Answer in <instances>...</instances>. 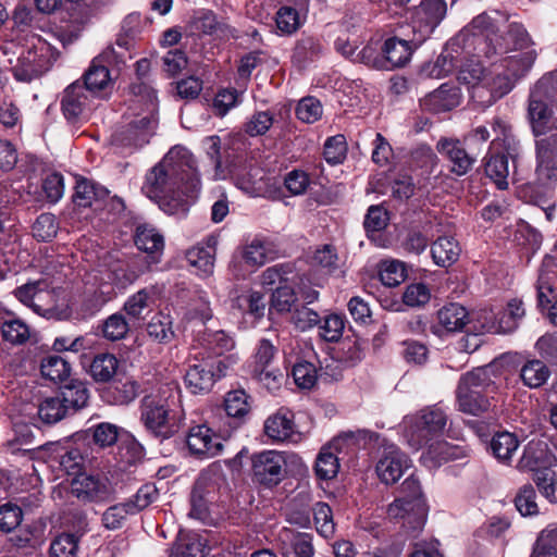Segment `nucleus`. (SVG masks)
<instances>
[{"instance_id": "f03ea898", "label": "nucleus", "mask_w": 557, "mask_h": 557, "mask_svg": "<svg viewBox=\"0 0 557 557\" xmlns=\"http://www.w3.org/2000/svg\"><path fill=\"white\" fill-rule=\"evenodd\" d=\"M472 32L468 46H473V57L478 63L486 59L494 63L493 58L504 55L512 50L527 48L531 38L519 23H511L505 32H499L497 25L485 13L475 16L470 23Z\"/></svg>"}, {"instance_id": "13d9d810", "label": "nucleus", "mask_w": 557, "mask_h": 557, "mask_svg": "<svg viewBox=\"0 0 557 557\" xmlns=\"http://www.w3.org/2000/svg\"><path fill=\"white\" fill-rule=\"evenodd\" d=\"M9 542L16 549L33 552L41 543L39 530L36 527L26 524L9 539Z\"/></svg>"}, {"instance_id": "b1692460", "label": "nucleus", "mask_w": 557, "mask_h": 557, "mask_svg": "<svg viewBox=\"0 0 557 557\" xmlns=\"http://www.w3.org/2000/svg\"><path fill=\"white\" fill-rule=\"evenodd\" d=\"M281 536L290 540L292 550L283 553L284 557H313L314 549L312 545V535L310 533L297 532L284 529ZM250 557H277L270 549H260L253 552Z\"/></svg>"}, {"instance_id": "8fccbe9b", "label": "nucleus", "mask_w": 557, "mask_h": 557, "mask_svg": "<svg viewBox=\"0 0 557 557\" xmlns=\"http://www.w3.org/2000/svg\"><path fill=\"white\" fill-rule=\"evenodd\" d=\"M129 331V323L121 312H115L103 320L101 325L102 336L111 342L121 341L126 337Z\"/></svg>"}, {"instance_id": "ddd939ff", "label": "nucleus", "mask_w": 557, "mask_h": 557, "mask_svg": "<svg viewBox=\"0 0 557 557\" xmlns=\"http://www.w3.org/2000/svg\"><path fill=\"white\" fill-rule=\"evenodd\" d=\"M222 437L207 424L191 426L186 435L189 453L201 459L213 458L223 450Z\"/></svg>"}, {"instance_id": "c03bdc74", "label": "nucleus", "mask_w": 557, "mask_h": 557, "mask_svg": "<svg viewBox=\"0 0 557 557\" xmlns=\"http://www.w3.org/2000/svg\"><path fill=\"white\" fill-rule=\"evenodd\" d=\"M205 349L212 356H222L234 348V339L223 330H206L202 336Z\"/></svg>"}, {"instance_id": "4468645a", "label": "nucleus", "mask_w": 557, "mask_h": 557, "mask_svg": "<svg viewBox=\"0 0 557 557\" xmlns=\"http://www.w3.org/2000/svg\"><path fill=\"white\" fill-rule=\"evenodd\" d=\"M547 82L540 79L530 92L528 116L534 136L544 135L548 129V123L553 111L547 101Z\"/></svg>"}, {"instance_id": "09e8293b", "label": "nucleus", "mask_w": 557, "mask_h": 557, "mask_svg": "<svg viewBox=\"0 0 557 557\" xmlns=\"http://www.w3.org/2000/svg\"><path fill=\"white\" fill-rule=\"evenodd\" d=\"M71 414L59 395L46 398L38 408V416L42 422L53 424Z\"/></svg>"}, {"instance_id": "ea45409f", "label": "nucleus", "mask_w": 557, "mask_h": 557, "mask_svg": "<svg viewBox=\"0 0 557 557\" xmlns=\"http://www.w3.org/2000/svg\"><path fill=\"white\" fill-rule=\"evenodd\" d=\"M119 360L112 354L96 355L89 364V374L96 382H109L116 373Z\"/></svg>"}, {"instance_id": "69168bd1", "label": "nucleus", "mask_w": 557, "mask_h": 557, "mask_svg": "<svg viewBox=\"0 0 557 557\" xmlns=\"http://www.w3.org/2000/svg\"><path fill=\"white\" fill-rule=\"evenodd\" d=\"M152 301L151 293L143 288L129 296L123 306V310L132 319H143V312L149 308Z\"/></svg>"}, {"instance_id": "f3484780", "label": "nucleus", "mask_w": 557, "mask_h": 557, "mask_svg": "<svg viewBox=\"0 0 557 557\" xmlns=\"http://www.w3.org/2000/svg\"><path fill=\"white\" fill-rule=\"evenodd\" d=\"M436 150L449 162V171L457 176H463L474 165L475 158L470 156L459 139L441 138L436 144Z\"/></svg>"}, {"instance_id": "603ef678", "label": "nucleus", "mask_w": 557, "mask_h": 557, "mask_svg": "<svg viewBox=\"0 0 557 557\" xmlns=\"http://www.w3.org/2000/svg\"><path fill=\"white\" fill-rule=\"evenodd\" d=\"M29 308L37 314L47 319L55 314V295L48 281L45 283V288L38 290Z\"/></svg>"}, {"instance_id": "a878e982", "label": "nucleus", "mask_w": 557, "mask_h": 557, "mask_svg": "<svg viewBox=\"0 0 557 557\" xmlns=\"http://www.w3.org/2000/svg\"><path fill=\"white\" fill-rule=\"evenodd\" d=\"M107 197V188L83 178L76 182L73 202L81 208L95 207V210H98Z\"/></svg>"}, {"instance_id": "423d86ee", "label": "nucleus", "mask_w": 557, "mask_h": 557, "mask_svg": "<svg viewBox=\"0 0 557 557\" xmlns=\"http://www.w3.org/2000/svg\"><path fill=\"white\" fill-rule=\"evenodd\" d=\"M387 515L412 532L420 531L424 527L428 506L420 482L413 474L401 483L400 496L389 504Z\"/></svg>"}, {"instance_id": "338daca9", "label": "nucleus", "mask_w": 557, "mask_h": 557, "mask_svg": "<svg viewBox=\"0 0 557 557\" xmlns=\"http://www.w3.org/2000/svg\"><path fill=\"white\" fill-rule=\"evenodd\" d=\"M296 300L297 297L292 286H277L271 296L270 311L275 310L278 313L290 312Z\"/></svg>"}, {"instance_id": "e433bc0d", "label": "nucleus", "mask_w": 557, "mask_h": 557, "mask_svg": "<svg viewBox=\"0 0 557 557\" xmlns=\"http://www.w3.org/2000/svg\"><path fill=\"white\" fill-rule=\"evenodd\" d=\"M537 53L529 50L524 53L506 57L502 60L500 66L511 75L516 82L523 78L532 69Z\"/></svg>"}, {"instance_id": "cd10ccee", "label": "nucleus", "mask_w": 557, "mask_h": 557, "mask_svg": "<svg viewBox=\"0 0 557 557\" xmlns=\"http://www.w3.org/2000/svg\"><path fill=\"white\" fill-rule=\"evenodd\" d=\"M207 541L195 532H180L172 547L171 557H206Z\"/></svg>"}, {"instance_id": "6e6d98bb", "label": "nucleus", "mask_w": 557, "mask_h": 557, "mask_svg": "<svg viewBox=\"0 0 557 557\" xmlns=\"http://www.w3.org/2000/svg\"><path fill=\"white\" fill-rule=\"evenodd\" d=\"M345 329V317L337 313H330L319 324V335L325 342H337Z\"/></svg>"}, {"instance_id": "58836bf2", "label": "nucleus", "mask_w": 557, "mask_h": 557, "mask_svg": "<svg viewBox=\"0 0 557 557\" xmlns=\"http://www.w3.org/2000/svg\"><path fill=\"white\" fill-rule=\"evenodd\" d=\"M249 396L244 389H234L226 393L224 398V410L230 418L237 420L238 424L250 412Z\"/></svg>"}, {"instance_id": "5701e85b", "label": "nucleus", "mask_w": 557, "mask_h": 557, "mask_svg": "<svg viewBox=\"0 0 557 557\" xmlns=\"http://www.w3.org/2000/svg\"><path fill=\"white\" fill-rule=\"evenodd\" d=\"M447 3L445 0H421L414 10V21L425 34H431L445 18Z\"/></svg>"}, {"instance_id": "dca6fc26", "label": "nucleus", "mask_w": 557, "mask_h": 557, "mask_svg": "<svg viewBox=\"0 0 557 557\" xmlns=\"http://www.w3.org/2000/svg\"><path fill=\"white\" fill-rule=\"evenodd\" d=\"M535 177L544 186L557 183V162L555 160V141L553 138H541L535 141Z\"/></svg>"}, {"instance_id": "473e14b6", "label": "nucleus", "mask_w": 557, "mask_h": 557, "mask_svg": "<svg viewBox=\"0 0 557 557\" xmlns=\"http://www.w3.org/2000/svg\"><path fill=\"white\" fill-rule=\"evenodd\" d=\"M5 447L13 455L21 454L29 459H35L42 445L35 444V435L32 430L27 425H23L15 430L14 437L7 441Z\"/></svg>"}, {"instance_id": "e2e57ef3", "label": "nucleus", "mask_w": 557, "mask_h": 557, "mask_svg": "<svg viewBox=\"0 0 557 557\" xmlns=\"http://www.w3.org/2000/svg\"><path fill=\"white\" fill-rule=\"evenodd\" d=\"M23 517V510L18 505L11 502L2 504L0 506V531L5 534L13 532L21 525Z\"/></svg>"}, {"instance_id": "39448f33", "label": "nucleus", "mask_w": 557, "mask_h": 557, "mask_svg": "<svg viewBox=\"0 0 557 557\" xmlns=\"http://www.w3.org/2000/svg\"><path fill=\"white\" fill-rule=\"evenodd\" d=\"M491 372L488 367H479L461 375L456 389L459 411L481 417L492 410L498 386Z\"/></svg>"}, {"instance_id": "680f3d73", "label": "nucleus", "mask_w": 557, "mask_h": 557, "mask_svg": "<svg viewBox=\"0 0 557 557\" xmlns=\"http://www.w3.org/2000/svg\"><path fill=\"white\" fill-rule=\"evenodd\" d=\"M317 531L324 537L334 534L335 523L331 507L323 502H319L311 509Z\"/></svg>"}, {"instance_id": "c756f323", "label": "nucleus", "mask_w": 557, "mask_h": 557, "mask_svg": "<svg viewBox=\"0 0 557 557\" xmlns=\"http://www.w3.org/2000/svg\"><path fill=\"white\" fill-rule=\"evenodd\" d=\"M461 247L454 236H440L431 245V255L434 263L448 268L458 261Z\"/></svg>"}, {"instance_id": "6ab92c4d", "label": "nucleus", "mask_w": 557, "mask_h": 557, "mask_svg": "<svg viewBox=\"0 0 557 557\" xmlns=\"http://www.w3.org/2000/svg\"><path fill=\"white\" fill-rule=\"evenodd\" d=\"M264 434L272 442H292L297 434L294 413L287 408H280L264 421Z\"/></svg>"}, {"instance_id": "1a4fd4ad", "label": "nucleus", "mask_w": 557, "mask_h": 557, "mask_svg": "<svg viewBox=\"0 0 557 557\" xmlns=\"http://www.w3.org/2000/svg\"><path fill=\"white\" fill-rule=\"evenodd\" d=\"M157 125L158 121L152 114L136 116L115 129L111 136L112 144L127 148L143 147L149 143Z\"/></svg>"}, {"instance_id": "c85d7f7f", "label": "nucleus", "mask_w": 557, "mask_h": 557, "mask_svg": "<svg viewBox=\"0 0 557 557\" xmlns=\"http://www.w3.org/2000/svg\"><path fill=\"white\" fill-rule=\"evenodd\" d=\"M413 48L409 41L397 37L387 38L382 46L384 55L383 67L394 69L401 67L410 60Z\"/></svg>"}, {"instance_id": "393cba45", "label": "nucleus", "mask_w": 557, "mask_h": 557, "mask_svg": "<svg viewBox=\"0 0 557 557\" xmlns=\"http://www.w3.org/2000/svg\"><path fill=\"white\" fill-rule=\"evenodd\" d=\"M134 243L136 247L151 256L153 262L158 261L164 248V238L161 233L150 224L144 223L136 226Z\"/></svg>"}, {"instance_id": "f704fd0d", "label": "nucleus", "mask_w": 557, "mask_h": 557, "mask_svg": "<svg viewBox=\"0 0 557 557\" xmlns=\"http://www.w3.org/2000/svg\"><path fill=\"white\" fill-rule=\"evenodd\" d=\"M107 55L108 53L106 52L103 55L95 58L84 74L83 86L90 94L106 89L111 83L109 69L102 63L103 58Z\"/></svg>"}, {"instance_id": "79ce46f5", "label": "nucleus", "mask_w": 557, "mask_h": 557, "mask_svg": "<svg viewBox=\"0 0 557 557\" xmlns=\"http://www.w3.org/2000/svg\"><path fill=\"white\" fill-rule=\"evenodd\" d=\"M40 372L45 379L52 382H62L70 376L71 366L62 357L50 355L41 360Z\"/></svg>"}, {"instance_id": "a211bd4d", "label": "nucleus", "mask_w": 557, "mask_h": 557, "mask_svg": "<svg viewBox=\"0 0 557 557\" xmlns=\"http://www.w3.org/2000/svg\"><path fill=\"white\" fill-rule=\"evenodd\" d=\"M461 101V91L457 85L445 83L420 100L424 111L441 113L458 107Z\"/></svg>"}, {"instance_id": "4d7b16f0", "label": "nucleus", "mask_w": 557, "mask_h": 557, "mask_svg": "<svg viewBox=\"0 0 557 557\" xmlns=\"http://www.w3.org/2000/svg\"><path fill=\"white\" fill-rule=\"evenodd\" d=\"M134 507L128 502L110 506L102 513V524L108 530H117L123 527L128 515H135Z\"/></svg>"}, {"instance_id": "052dcab7", "label": "nucleus", "mask_w": 557, "mask_h": 557, "mask_svg": "<svg viewBox=\"0 0 557 557\" xmlns=\"http://www.w3.org/2000/svg\"><path fill=\"white\" fill-rule=\"evenodd\" d=\"M533 481L536 484L540 493L549 502H556V485L557 474L547 467L537 469L533 474Z\"/></svg>"}, {"instance_id": "412c9836", "label": "nucleus", "mask_w": 557, "mask_h": 557, "mask_svg": "<svg viewBox=\"0 0 557 557\" xmlns=\"http://www.w3.org/2000/svg\"><path fill=\"white\" fill-rule=\"evenodd\" d=\"M324 51L325 46L321 37L304 34L296 40L292 50V63L298 70H304L318 61Z\"/></svg>"}, {"instance_id": "de8ad7c7", "label": "nucleus", "mask_w": 557, "mask_h": 557, "mask_svg": "<svg viewBox=\"0 0 557 557\" xmlns=\"http://www.w3.org/2000/svg\"><path fill=\"white\" fill-rule=\"evenodd\" d=\"M293 268L288 263H278L267 268L260 275V283L264 288L274 290L277 286L288 285Z\"/></svg>"}, {"instance_id": "bf43d9fd", "label": "nucleus", "mask_w": 557, "mask_h": 557, "mask_svg": "<svg viewBox=\"0 0 557 557\" xmlns=\"http://www.w3.org/2000/svg\"><path fill=\"white\" fill-rule=\"evenodd\" d=\"M275 24L281 35H293L301 26L298 11L295 8L284 5L275 14Z\"/></svg>"}, {"instance_id": "9b49d317", "label": "nucleus", "mask_w": 557, "mask_h": 557, "mask_svg": "<svg viewBox=\"0 0 557 557\" xmlns=\"http://www.w3.org/2000/svg\"><path fill=\"white\" fill-rule=\"evenodd\" d=\"M113 493L108 478L99 474H79L71 483V494L81 503H102Z\"/></svg>"}, {"instance_id": "20e7f679", "label": "nucleus", "mask_w": 557, "mask_h": 557, "mask_svg": "<svg viewBox=\"0 0 557 557\" xmlns=\"http://www.w3.org/2000/svg\"><path fill=\"white\" fill-rule=\"evenodd\" d=\"M446 422L445 412L438 407H432L422 410L414 424L407 432L408 444L412 448L418 450L428 446V450L421 456V460L425 465L430 462L431 466H440L450 457L448 443L440 441L431 443L443 434Z\"/></svg>"}, {"instance_id": "4be33fe9", "label": "nucleus", "mask_w": 557, "mask_h": 557, "mask_svg": "<svg viewBox=\"0 0 557 557\" xmlns=\"http://www.w3.org/2000/svg\"><path fill=\"white\" fill-rule=\"evenodd\" d=\"M184 383L186 388L194 395L209 393L215 384L213 364L207 360L190 364L185 372Z\"/></svg>"}, {"instance_id": "aec40b11", "label": "nucleus", "mask_w": 557, "mask_h": 557, "mask_svg": "<svg viewBox=\"0 0 557 557\" xmlns=\"http://www.w3.org/2000/svg\"><path fill=\"white\" fill-rule=\"evenodd\" d=\"M557 260L552 256H545L539 269L536 282L537 301L542 308H548L556 299Z\"/></svg>"}, {"instance_id": "2eb2a0df", "label": "nucleus", "mask_w": 557, "mask_h": 557, "mask_svg": "<svg viewBox=\"0 0 557 557\" xmlns=\"http://www.w3.org/2000/svg\"><path fill=\"white\" fill-rule=\"evenodd\" d=\"M410 466V459L405 453L395 445H388L383 448L375 470L381 482L389 485L396 483Z\"/></svg>"}, {"instance_id": "c9c22d12", "label": "nucleus", "mask_w": 557, "mask_h": 557, "mask_svg": "<svg viewBox=\"0 0 557 557\" xmlns=\"http://www.w3.org/2000/svg\"><path fill=\"white\" fill-rule=\"evenodd\" d=\"M550 376L549 368L539 359L527 360L520 369V379L529 388L543 386Z\"/></svg>"}, {"instance_id": "a18cd8bd", "label": "nucleus", "mask_w": 557, "mask_h": 557, "mask_svg": "<svg viewBox=\"0 0 557 557\" xmlns=\"http://www.w3.org/2000/svg\"><path fill=\"white\" fill-rule=\"evenodd\" d=\"M86 461L87 456L84 455L82 449L77 446H71L59 455V465L61 470L69 475H74V478L82 474V471L85 469Z\"/></svg>"}, {"instance_id": "3c124183", "label": "nucleus", "mask_w": 557, "mask_h": 557, "mask_svg": "<svg viewBox=\"0 0 557 557\" xmlns=\"http://www.w3.org/2000/svg\"><path fill=\"white\" fill-rule=\"evenodd\" d=\"M524 315V308L521 300L511 299L506 309L498 315V330L502 333H511L518 326V321Z\"/></svg>"}, {"instance_id": "49530a36", "label": "nucleus", "mask_w": 557, "mask_h": 557, "mask_svg": "<svg viewBox=\"0 0 557 557\" xmlns=\"http://www.w3.org/2000/svg\"><path fill=\"white\" fill-rule=\"evenodd\" d=\"M3 341L12 345H23L30 337L29 326L21 319H9L1 323Z\"/></svg>"}, {"instance_id": "6e6552de", "label": "nucleus", "mask_w": 557, "mask_h": 557, "mask_svg": "<svg viewBox=\"0 0 557 557\" xmlns=\"http://www.w3.org/2000/svg\"><path fill=\"white\" fill-rule=\"evenodd\" d=\"M58 55L59 52L49 42L38 39L37 44L18 57L12 67L13 76L18 82L30 83L47 72Z\"/></svg>"}, {"instance_id": "0e129e2a", "label": "nucleus", "mask_w": 557, "mask_h": 557, "mask_svg": "<svg viewBox=\"0 0 557 557\" xmlns=\"http://www.w3.org/2000/svg\"><path fill=\"white\" fill-rule=\"evenodd\" d=\"M536 493L531 484L521 486L515 497V506L523 517L535 516L539 513L536 504Z\"/></svg>"}, {"instance_id": "72a5a7b5", "label": "nucleus", "mask_w": 557, "mask_h": 557, "mask_svg": "<svg viewBox=\"0 0 557 557\" xmlns=\"http://www.w3.org/2000/svg\"><path fill=\"white\" fill-rule=\"evenodd\" d=\"M520 442L513 433L503 431L493 435L488 448L498 461L508 463L517 451Z\"/></svg>"}, {"instance_id": "774afa93", "label": "nucleus", "mask_w": 557, "mask_h": 557, "mask_svg": "<svg viewBox=\"0 0 557 557\" xmlns=\"http://www.w3.org/2000/svg\"><path fill=\"white\" fill-rule=\"evenodd\" d=\"M78 544L74 534L63 533L57 536L50 544V557H75Z\"/></svg>"}, {"instance_id": "5fc2aeb1", "label": "nucleus", "mask_w": 557, "mask_h": 557, "mask_svg": "<svg viewBox=\"0 0 557 557\" xmlns=\"http://www.w3.org/2000/svg\"><path fill=\"white\" fill-rule=\"evenodd\" d=\"M338 470V458L330 450V447H323L315 460V475L320 480H331L336 476Z\"/></svg>"}, {"instance_id": "7c9ffc66", "label": "nucleus", "mask_w": 557, "mask_h": 557, "mask_svg": "<svg viewBox=\"0 0 557 557\" xmlns=\"http://www.w3.org/2000/svg\"><path fill=\"white\" fill-rule=\"evenodd\" d=\"M214 238H209L206 245H198L187 250L186 259L190 265L197 268L202 275H209L213 271L215 259Z\"/></svg>"}, {"instance_id": "a19ab883", "label": "nucleus", "mask_w": 557, "mask_h": 557, "mask_svg": "<svg viewBox=\"0 0 557 557\" xmlns=\"http://www.w3.org/2000/svg\"><path fill=\"white\" fill-rule=\"evenodd\" d=\"M468 312L459 304L444 306L437 312L438 323L448 332L461 330L467 322Z\"/></svg>"}, {"instance_id": "37998d69", "label": "nucleus", "mask_w": 557, "mask_h": 557, "mask_svg": "<svg viewBox=\"0 0 557 557\" xmlns=\"http://www.w3.org/2000/svg\"><path fill=\"white\" fill-rule=\"evenodd\" d=\"M147 334L149 337L160 344L170 343L175 333L172 329V320L170 315L163 313L154 314L146 326Z\"/></svg>"}, {"instance_id": "9d476101", "label": "nucleus", "mask_w": 557, "mask_h": 557, "mask_svg": "<svg viewBox=\"0 0 557 557\" xmlns=\"http://www.w3.org/2000/svg\"><path fill=\"white\" fill-rule=\"evenodd\" d=\"M255 480L265 487L280 484L286 475V459L283 453L264 450L252 456Z\"/></svg>"}, {"instance_id": "f8f14e48", "label": "nucleus", "mask_w": 557, "mask_h": 557, "mask_svg": "<svg viewBox=\"0 0 557 557\" xmlns=\"http://www.w3.org/2000/svg\"><path fill=\"white\" fill-rule=\"evenodd\" d=\"M61 111L69 124L77 125L87 120L90 92L77 81L67 86L61 97Z\"/></svg>"}, {"instance_id": "7ed1b4c3", "label": "nucleus", "mask_w": 557, "mask_h": 557, "mask_svg": "<svg viewBox=\"0 0 557 557\" xmlns=\"http://www.w3.org/2000/svg\"><path fill=\"white\" fill-rule=\"evenodd\" d=\"M487 124L495 137L485 157L484 171L497 188L504 190L508 187V159L515 162L521 153V146L512 133L511 125L505 119L494 116Z\"/></svg>"}, {"instance_id": "f257e3e1", "label": "nucleus", "mask_w": 557, "mask_h": 557, "mask_svg": "<svg viewBox=\"0 0 557 557\" xmlns=\"http://www.w3.org/2000/svg\"><path fill=\"white\" fill-rule=\"evenodd\" d=\"M146 195L170 215H185L200 190V178L193 153L175 146L145 177Z\"/></svg>"}, {"instance_id": "2f4dec72", "label": "nucleus", "mask_w": 557, "mask_h": 557, "mask_svg": "<svg viewBox=\"0 0 557 557\" xmlns=\"http://www.w3.org/2000/svg\"><path fill=\"white\" fill-rule=\"evenodd\" d=\"M58 395L71 414L84 408L89 399L88 388L79 380H71L67 384L61 386Z\"/></svg>"}, {"instance_id": "4c0bfd02", "label": "nucleus", "mask_w": 557, "mask_h": 557, "mask_svg": "<svg viewBox=\"0 0 557 557\" xmlns=\"http://www.w3.org/2000/svg\"><path fill=\"white\" fill-rule=\"evenodd\" d=\"M258 174L259 170L251 166L243 170H238L236 166H228L226 169V177L230 175L236 187L250 196H257L261 191V185L257 177Z\"/></svg>"}, {"instance_id": "864d4df0", "label": "nucleus", "mask_w": 557, "mask_h": 557, "mask_svg": "<svg viewBox=\"0 0 557 557\" xmlns=\"http://www.w3.org/2000/svg\"><path fill=\"white\" fill-rule=\"evenodd\" d=\"M121 428L113 423L101 422L91 428L86 432L91 434L92 442L100 448H106L114 445L117 442Z\"/></svg>"}, {"instance_id": "bb28decb", "label": "nucleus", "mask_w": 557, "mask_h": 557, "mask_svg": "<svg viewBox=\"0 0 557 557\" xmlns=\"http://www.w3.org/2000/svg\"><path fill=\"white\" fill-rule=\"evenodd\" d=\"M138 258L117 260L109 267V278L119 288L133 284L145 271Z\"/></svg>"}, {"instance_id": "0eeeda50", "label": "nucleus", "mask_w": 557, "mask_h": 557, "mask_svg": "<svg viewBox=\"0 0 557 557\" xmlns=\"http://www.w3.org/2000/svg\"><path fill=\"white\" fill-rule=\"evenodd\" d=\"M139 411L145 429L160 441L169 440L180 431L178 421L172 413L168 398L160 394L144 396Z\"/></svg>"}]
</instances>
